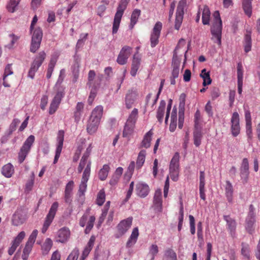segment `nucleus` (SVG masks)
<instances>
[{
    "label": "nucleus",
    "mask_w": 260,
    "mask_h": 260,
    "mask_svg": "<svg viewBox=\"0 0 260 260\" xmlns=\"http://www.w3.org/2000/svg\"><path fill=\"white\" fill-rule=\"evenodd\" d=\"M88 36V34H82L80 35V38L79 40H78L77 44H76V48L79 49L81 47H82L84 44L85 40L86 39Z\"/></svg>",
    "instance_id": "e2e57ef3"
},
{
    "label": "nucleus",
    "mask_w": 260,
    "mask_h": 260,
    "mask_svg": "<svg viewBox=\"0 0 260 260\" xmlns=\"http://www.w3.org/2000/svg\"><path fill=\"white\" fill-rule=\"evenodd\" d=\"M141 58L138 54V52L135 53L133 56V59L132 63V67L131 70V75L133 77H135L140 66Z\"/></svg>",
    "instance_id": "5701e85b"
},
{
    "label": "nucleus",
    "mask_w": 260,
    "mask_h": 260,
    "mask_svg": "<svg viewBox=\"0 0 260 260\" xmlns=\"http://www.w3.org/2000/svg\"><path fill=\"white\" fill-rule=\"evenodd\" d=\"M189 225H190V233L192 235H194L196 233L194 218L192 215H189Z\"/></svg>",
    "instance_id": "680f3d73"
},
{
    "label": "nucleus",
    "mask_w": 260,
    "mask_h": 260,
    "mask_svg": "<svg viewBox=\"0 0 260 260\" xmlns=\"http://www.w3.org/2000/svg\"><path fill=\"white\" fill-rule=\"evenodd\" d=\"M9 37L11 39V40L10 43L6 45V47L11 49L13 48L14 45L17 42L20 37L14 34H10Z\"/></svg>",
    "instance_id": "de8ad7c7"
},
{
    "label": "nucleus",
    "mask_w": 260,
    "mask_h": 260,
    "mask_svg": "<svg viewBox=\"0 0 260 260\" xmlns=\"http://www.w3.org/2000/svg\"><path fill=\"white\" fill-rule=\"evenodd\" d=\"M164 256L166 260H177L176 253L171 248L165 250Z\"/></svg>",
    "instance_id": "c03bdc74"
},
{
    "label": "nucleus",
    "mask_w": 260,
    "mask_h": 260,
    "mask_svg": "<svg viewBox=\"0 0 260 260\" xmlns=\"http://www.w3.org/2000/svg\"><path fill=\"white\" fill-rule=\"evenodd\" d=\"M32 34L30 51L35 53L40 48L43 37V32L40 27L30 31Z\"/></svg>",
    "instance_id": "423d86ee"
},
{
    "label": "nucleus",
    "mask_w": 260,
    "mask_h": 260,
    "mask_svg": "<svg viewBox=\"0 0 260 260\" xmlns=\"http://www.w3.org/2000/svg\"><path fill=\"white\" fill-rule=\"evenodd\" d=\"M212 251V245L211 243H207V252L206 260H211V253Z\"/></svg>",
    "instance_id": "774afa93"
},
{
    "label": "nucleus",
    "mask_w": 260,
    "mask_h": 260,
    "mask_svg": "<svg viewBox=\"0 0 260 260\" xmlns=\"http://www.w3.org/2000/svg\"><path fill=\"white\" fill-rule=\"evenodd\" d=\"M94 241L95 237L94 236H91L86 246L85 247L84 250H83L82 255L80 257L79 260H85L86 258L93 246Z\"/></svg>",
    "instance_id": "b1692460"
},
{
    "label": "nucleus",
    "mask_w": 260,
    "mask_h": 260,
    "mask_svg": "<svg viewBox=\"0 0 260 260\" xmlns=\"http://www.w3.org/2000/svg\"><path fill=\"white\" fill-rule=\"evenodd\" d=\"M139 235L138 228L137 227L134 228L131 235L126 242V247L127 248L131 247L136 244Z\"/></svg>",
    "instance_id": "a878e982"
},
{
    "label": "nucleus",
    "mask_w": 260,
    "mask_h": 260,
    "mask_svg": "<svg viewBox=\"0 0 260 260\" xmlns=\"http://www.w3.org/2000/svg\"><path fill=\"white\" fill-rule=\"evenodd\" d=\"M52 246V241L50 238H47L42 246V251L43 255H47Z\"/></svg>",
    "instance_id": "e433bc0d"
},
{
    "label": "nucleus",
    "mask_w": 260,
    "mask_h": 260,
    "mask_svg": "<svg viewBox=\"0 0 260 260\" xmlns=\"http://www.w3.org/2000/svg\"><path fill=\"white\" fill-rule=\"evenodd\" d=\"M180 155L178 152H176L172 158L170 165L179 166Z\"/></svg>",
    "instance_id": "338daca9"
},
{
    "label": "nucleus",
    "mask_w": 260,
    "mask_h": 260,
    "mask_svg": "<svg viewBox=\"0 0 260 260\" xmlns=\"http://www.w3.org/2000/svg\"><path fill=\"white\" fill-rule=\"evenodd\" d=\"M90 174V162H89L83 172L81 183L79 185V194L80 196L84 195L87 188V182Z\"/></svg>",
    "instance_id": "f8f14e48"
},
{
    "label": "nucleus",
    "mask_w": 260,
    "mask_h": 260,
    "mask_svg": "<svg viewBox=\"0 0 260 260\" xmlns=\"http://www.w3.org/2000/svg\"><path fill=\"white\" fill-rule=\"evenodd\" d=\"M32 247V245L26 243L25 246L23 250V253L21 256L23 260L27 259L28 255L31 250Z\"/></svg>",
    "instance_id": "09e8293b"
},
{
    "label": "nucleus",
    "mask_w": 260,
    "mask_h": 260,
    "mask_svg": "<svg viewBox=\"0 0 260 260\" xmlns=\"http://www.w3.org/2000/svg\"><path fill=\"white\" fill-rule=\"evenodd\" d=\"M246 133L249 141L252 139V122H246Z\"/></svg>",
    "instance_id": "603ef678"
},
{
    "label": "nucleus",
    "mask_w": 260,
    "mask_h": 260,
    "mask_svg": "<svg viewBox=\"0 0 260 260\" xmlns=\"http://www.w3.org/2000/svg\"><path fill=\"white\" fill-rule=\"evenodd\" d=\"M95 76V73L93 70H90L88 75V83L87 84L89 87L91 86L93 83V80Z\"/></svg>",
    "instance_id": "0e129e2a"
},
{
    "label": "nucleus",
    "mask_w": 260,
    "mask_h": 260,
    "mask_svg": "<svg viewBox=\"0 0 260 260\" xmlns=\"http://www.w3.org/2000/svg\"><path fill=\"white\" fill-rule=\"evenodd\" d=\"M132 51V47L127 46H124L123 47L117 57V63L121 65L125 64L127 62V59L129 57Z\"/></svg>",
    "instance_id": "dca6fc26"
},
{
    "label": "nucleus",
    "mask_w": 260,
    "mask_h": 260,
    "mask_svg": "<svg viewBox=\"0 0 260 260\" xmlns=\"http://www.w3.org/2000/svg\"><path fill=\"white\" fill-rule=\"evenodd\" d=\"M223 219L226 222L227 229L233 238H235L236 236V230L237 228V223L235 220L231 218L229 215H224Z\"/></svg>",
    "instance_id": "6ab92c4d"
},
{
    "label": "nucleus",
    "mask_w": 260,
    "mask_h": 260,
    "mask_svg": "<svg viewBox=\"0 0 260 260\" xmlns=\"http://www.w3.org/2000/svg\"><path fill=\"white\" fill-rule=\"evenodd\" d=\"M243 44L245 52L246 53L249 52L252 47L251 31L250 30L246 29V34L244 35Z\"/></svg>",
    "instance_id": "393cba45"
},
{
    "label": "nucleus",
    "mask_w": 260,
    "mask_h": 260,
    "mask_svg": "<svg viewBox=\"0 0 260 260\" xmlns=\"http://www.w3.org/2000/svg\"><path fill=\"white\" fill-rule=\"evenodd\" d=\"M135 125H132L131 123H128V122H126L123 131V137L125 138H129L133 133Z\"/></svg>",
    "instance_id": "c9c22d12"
},
{
    "label": "nucleus",
    "mask_w": 260,
    "mask_h": 260,
    "mask_svg": "<svg viewBox=\"0 0 260 260\" xmlns=\"http://www.w3.org/2000/svg\"><path fill=\"white\" fill-rule=\"evenodd\" d=\"M14 173V168L11 163H8L2 168V174L7 178H10Z\"/></svg>",
    "instance_id": "cd10ccee"
},
{
    "label": "nucleus",
    "mask_w": 260,
    "mask_h": 260,
    "mask_svg": "<svg viewBox=\"0 0 260 260\" xmlns=\"http://www.w3.org/2000/svg\"><path fill=\"white\" fill-rule=\"evenodd\" d=\"M132 221V217L121 220L116 226L117 231L114 234L115 238L118 239L123 236L131 227Z\"/></svg>",
    "instance_id": "1a4fd4ad"
},
{
    "label": "nucleus",
    "mask_w": 260,
    "mask_h": 260,
    "mask_svg": "<svg viewBox=\"0 0 260 260\" xmlns=\"http://www.w3.org/2000/svg\"><path fill=\"white\" fill-rule=\"evenodd\" d=\"M141 10L138 9H135L133 11L131 15V22L129 26L131 29H132L135 25L137 23L138 20L141 15Z\"/></svg>",
    "instance_id": "c756f323"
},
{
    "label": "nucleus",
    "mask_w": 260,
    "mask_h": 260,
    "mask_svg": "<svg viewBox=\"0 0 260 260\" xmlns=\"http://www.w3.org/2000/svg\"><path fill=\"white\" fill-rule=\"evenodd\" d=\"M138 110L136 108H134L130 113L126 122H128V123H131L132 125H135L138 119Z\"/></svg>",
    "instance_id": "58836bf2"
},
{
    "label": "nucleus",
    "mask_w": 260,
    "mask_h": 260,
    "mask_svg": "<svg viewBox=\"0 0 260 260\" xmlns=\"http://www.w3.org/2000/svg\"><path fill=\"white\" fill-rule=\"evenodd\" d=\"M64 95L65 92L63 89L58 90L50 103L49 108V114H53L56 111Z\"/></svg>",
    "instance_id": "9b49d317"
},
{
    "label": "nucleus",
    "mask_w": 260,
    "mask_h": 260,
    "mask_svg": "<svg viewBox=\"0 0 260 260\" xmlns=\"http://www.w3.org/2000/svg\"><path fill=\"white\" fill-rule=\"evenodd\" d=\"M152 135L153 133L152 132V129H150L144 135L143 140L141 142V147L148 148L150 146Z\"/></svg>",
    "instance_id": "c85d7f7f"
},
{
    "label": "nucleus",
    "mask_w": 260,
    "mask_h": 260,
    "mask_svg": "<svg viewBox=\"0 0 260 260\" xmlns=\"http://www.w3.org/2000/svg\"><path fill=\"white\" fill-rule=\"evenodd\" d=\"M103 112V107L101 105L97 106L92 110L86 125V131L88 134L91 135L96 132Z\"/></svg>",
    "instance_id": "f257e3e1"
},
{
    "label": "nucleus",
    "mask_w": 260,
    "mask_h": 260,
    "mask_svg": "<svg viewBox=\"0 0 260 260\" xmlns=\"http://www.w3.org/2000/svg\"><path fill=\"white\" fill-rule=\"evenodd\" d=\"M20 121L17 118H14L11 123L10 125L9 129H8V134L11 135L14 132L17 126V125L19 124Z\"/></svg>",
    "instance_id": "3c124183"
},
{
    "label": "nucleus",
    "mask_w": 260,
    "mask_h": 260,
    "mask_svg": "<svg viewBox=\"0 0 260 260\" xmlns=\"http://www.w3.org/2000/svg\"><path fill=\"white\" fill-rule=\"evenodd\" d=\"M158 252V248L156 244H152L149 248V254L151 255V260H154Z\"/></svg>",
    "instance_id": "13d9d810"
},
{
    "label": "nucleus",
    "mask_w": 260,
    "mask_h": 260,
    "mask_svg": "<svg viewBox=\"0 0 260 260\" xmlns=\"http://www.w3.org/2000/svg\"><path fill=\"white\" fill-rule=\"evenodd\" d=\"M89 162L91 163V161L89 159H87L81 157L79 166L78 167V173H81L85 166L86 167Z\"/></svg>",
    "instance_id": "864d4df0"
},
{
    "label": "nucleus",
    "mask_w": 260,
    "mask_h": 260,
    "mask_svg": "<svg viewBox=\"0 0 260 260\" xmlns=\"http://www.w3.org/2000/svg\"><path fill=\"white\" fill-rule=\"evenodd\" d=\"M64 75H65V70L61 69L60 71L59 77H58L57 82L55 84V87H57L58 85H60L62 83V82L64 79Z\"/></svg>",
    "instance_id": "69168bd1"
},
{
    "label": "nucleus",
    "mask_w": 260,
    "mask_h": 260,
    "mask_svg": "<svg viewBox=\"0 0 260 260\" xmlns=\"http://www.w3.org/2000/svg\"><path fill=\"white\" fill-rule=\"evenodd\" d=\"M134 187V182L132 181L131 182V183L129 184V189H128V191H127L126 197L123 201V204L127 202L128 201V200L130 199V198L132 194V193L133 192Z\"/></svg>",
    "instance_id": "052dcab7"
},
{
    "label": "nucleus",
    "mask_w": 260,
    "mask_h": 260,
    "mask_svg": "<svg viewBox=\"0 0 260 260\" xmlns=\"http://www.w3.org/2000/svg\"><path fill=\"white\" fill-rule=\"evenodd\" d=\"M202 137L203 135L201 129L196 127L193 132V142L196 147H199L201 145Z\"/></svg>",
    "instance_id": "72a5a7b5"
},
{
    "label": "nucleus",
    "mask_w": 260,
    "mask_h": 260,
    "mask_svg": "<svg viewBox=\"0 0 260 260\" xmlns=\"http://www.w3.org/2000/svg\"><path fill=\"white\" fill-rule=\"evenodd\" d=\"M95 218L93 216H91L89 218V220L87 222L86 227L85 230V233L88 234L91 230L92 229L94 224V222L95 221Z\"/></svg>",
    "instance_id": "5fc2aeb1"
},
{
    "label": "nucleus",
    "mask_w": 260,
    "mask_h": 260,
    "mask_svg": "<svg viewBox=\"0 0 260 260\" xmlns=\"http://www.w3.org/2000/svg\"><path fill=\"white\" fill-rule=\"evenodd\" d=\"M251 2L249 0H242V7L246 15L249 17L252 14V5Z\"/></svg>",
    "instance_id": "473e14b6"
},
{
    "label": "nucleus",
    "mask_w": 260,
    "mask_h": 260,
    "mask_svg": "<svg viewBox=\"0 0 260 260\" xmlns=\"http://www.w3.org/2000/svg\"><path fill=\"white\" fill-rule=\"evenodd\" d=\"M70 234V231L68 228H62L56 233L55 237L56 241L57 242L65 243L69 240Z\"/></svg>",
    "instance_id": "a211bd4d"
},
{
    "label": "nucleus",
    "mask_w": 260,
    "mask_h": 260,
    "mask_svg": "<svg viewBox=\"0 0 260 260\" xmlns=\"http://www.w3.org/2000/svg\"><path fill=\"white\" fill-rule=\"evenodd\" d=\"M214 21L211 27V33L212 36L211 39L218 45L221 44V34L222 24L218 11H216L213 14Z\"/></svg>",
    "instance_id": "f03ea898"
},
{
    "label": "nucleus",
    "mask_w": 260,
    "mask_h": 260,
    "mask_svg": "<svg viewBox=\"0 0 260 260\" xmlns=\"http://www.w3.org/2000/svg\"><path fill=\"white\" fill-rule=\"evenodd\" d=\"M153 202L155 210L161 212L162 211V198L160 189H157L155 190Z\"/></svg>",
    "instance_id": "4be33fe9"
},
{
    "label": "nucleus",
    "mask_w": 260,
    "mask_h": 260,
    "mask_svg": "<svg viewBox=\"0 0 260 260\" xmlns=\"http://www.w3.org/2000/svg\"><path fill=\"white\" fill-rule=\"evenodd\" d=\"M128 3V0H120L118 6L117 8V11L114 16V21L112 27V34H115L117 33L121 18L123 14L124 10L126 9L127 4Z\"/></svg>",
    "instance_id": "7ed1b4c3"
},
{
    "label": "nucleus",
    "mask_w": 260,
    "mask_h": 260,
    "mask_svg": "<svg viewBox=\"0 0 260 260\" xmlns=\"http://www.w3.org/2000/svg\"><path fill=\"white\" fill-rule=\"evenodd\" d=\"M200 76L203 79V85L204 86L211 83L212 80L210 77V73L209 72H207L205 69L202 70Z\"/></svg>",
    "instance_id": "f704fd0d"
},
{
    "label": "nucleus",
    "mask_w": 260,
    "mask_h": 260,
    "mask_svg": "<svg viewBox=\"0 0 260 260\" xmlns=\"http://www.w3.org/2000/svg\"><path fill=\"white\" fill-rule=\"evenodd\" d=\"M161 29L162 23L159 21L157 22L153 27L150 36V45L152 48L155 47L158 44Z\"/></svg>",
    "instance_id": "4468645a"
},
{
    "label": "nucleus",
    "mask_w": 260,
    "mask_h": 260,
    "mask_svg": "<svg viewBox=\"0 0 260 260\" xmlns=\"http://www.w3.org/2000/svg\"><path fill=\"white\" fill-rule=\"evenodd\" d=\"M243 66L241 62L237 64V81H243Z\"/></svg>",
    "instance_id": "bf43d9fd"
},
{
    "label": "nucleus",
    "mask_w": 260,
    "mask_h": 260,
    "mask_svg": "<svg viewBox=\"0 0 260 260\" xmlns=\"http://www.w3.org/2000/svg\"><path fill=\"white\" fill-rule=\"evenodd\" d=\"M173 70L172 71V76L174 78H177L179 74L180 63L177 60H174V55L173 56Z\"/></svg>",
    "instance_id": "79ce46f5"
},
{
    "label": "nucleus",
    "mask_w": 260,
    "mask_h": 260,
    "mask_svg": "<svg viewBox=\"0 0 260 260\" xmlns=\"http://www.w3.org/2000/svg\"><path fill=\"white\" fill-rule=\"evenodd\" d=\"M197 236L199 241H203L202 223L201 221L199 222L197 224Z\"/></svg>",
    "instance_id": "6e6d98bb"
},
{
    "label": "nucleus",
    "mask_w": 260,
    "mask_h": 260,
    "mask_svg": "<svg viewBox=\"0 0 260 260\" xmlns=\"http://www.w3.org/2000/svg\"><path fill=\"white\" fill-rule=\"evenodd\" d=\"M240 171L242 182L243 184H246L248 181L249 175V162L247 158L243 159Z\"/></svg>",
    "instance_id": "f3484780"
},
{
    "label": "nucleus",
    "mask_w": 260,
    "mask_h": 260,
    "mask_svg": "<svg viewBox=\"0 0 260 260\" xmlns=\"http://www.w3.org/2000/svg\"><path fill=\"white\" fill-rule=\"evenodd\" d=\"M109 170V166L108 165H104L99 172V179L102 181L106 180L108 176Z\"/></svg>",
    "instance_id": "4c0bfd02"
},
{
    "label": "nucleus",
    "mask_w": 260,
    "mask_h": 260,
    "mask_svg": "<svg viewBox=\"0 0 260 260\" xmlns=\"http://www.w3.org/2000/svg\"><path fill=\"white\" fill-rule=\"evenodd\" d=\"M138 96L137 92L134 90H129L126 94L125 98V104L126 108L130 109L132 107Z\"/></svg>",
    "instance_id": "412c9836"
},
{
    "label": "nucleus",
    "mask_w": 260,
    "mask_h": 260,
    "mask_svg": "<svg viewBox=\"0 0 260 260\" xmlns=\"http://www.w3.org/2000/svg\"><path fill=\"white\" fill-rule=\"evenodd\" d=\"M25 236V233L24 231L20 232L16 237L12 241V242L14 243L17 246H19L20 243L21 242L22 240L24 239Z\"/></svg>",
    "instance_id": "4d7b16f0"
},
{
    "label": "nucleus",
    "mask_w": 260,
    "mask_h": 260,
    "mask_svg": "<svg viewBox=\"0 0 260 260\" xmlns=\"http://www.w3.org/2000/svg\"><path fill=\"white\" fill-rule=\"evenodd\" d=\"M254 208L252 205L249 206V211L246 218V222L254 223L255 222V215L254 212Z\"/></svg>",
    "instance_id": "a19ab883"
},
{
    "label": "nucleus",
    "mask_w": 260,
    "mask_h": 260,
    "mask_svg": "<svg viewBox=\"0 0 260 260\" xmlns=\"http://www.w3.org/2000/svg\"><path fill=\"white\" fill-rule=\"evenodd\" d=\"M241 254L245 258H250V247L248 244L242 243Z\"/></svg>",
    "instance_id": "49530a36"
},
{
    "label": "nucleus",
    "mask_w": 260,
    "mask_h": 260,
    "mask_svg": "<svg viewBox=\"0 0 260 260\" xmlns=\"http://www.w3.org/2000/svg\"><path fill=\"white\" fill-rule=\"evenodd\" d=\"M186 6V0H181L179 2L175 16L174 28L179 30L182 25L184 14V8Z\"/></svg>",
    "instance_id": "6e6552de"
},
{
    "label": "nucleus",
    "mask_w": 260,
    "mask_h": 260,
    "mask_svg": "<svg viewBox=\"0 0 260 260\" xmlns=\"http://www.w3.org/2000/svg\"><path fill=\"white\" fill-rule=\"evenodd\" d=\"M79 255V249L78 247H75L70 253L66 260H77Z\"/></svg>",
    "instance_id": "8fccbe9b"
},
{
    "label": "nucleus",
    "mask_w": 260,
    "mask_h": 260,
    "mask_svg": "<svg viewBox=\"0 0 260 260\" xmlns=\"http://www.w3.org/2000/svg\"><path fill=\"white\" fill-rule=\"evenodd\" d=\"M105 192L104 189H101L98 192L96 203L99 206H102L105 201Z\"/></svg>",
    "instance_id": "a18cd8bd"
},
{
    "label": "nucleus",
    "mask_w": 260,
    "mask_h": 260,
    "mask_svg": "<svg viewBox=\"0 0 260 260\" xmlns=\"http://www.w3.org/2000/svg\"><path fill=\"white\" fill-rule=\"evenodd\" d=\"M20 1L21 0H9L6 6L8 11L11 13L14 12Z\"/></svg>",
    "instance_id": "37998d69"
},
{
    "label": "nucleus",
    "mask_w": 260,
    "mask_h": 260,
    "mask_svg": "<svg viewBox=\"0 0 260 260\" xmlns=\"http://www.w3.org/2000/svg\"><path fill=\"white\" fill-rule=\"evenodd\" d=\"M58 207V202H55L52 204L51 208H50V210L49 211V212L45 218L43 227L42 228L41 231L42 233H45L47 231L48 228L51 224L56 214Z\"/></svg>",
    "instance_id": "9d476101"
},
{
    "label": "nucleus",
    "mask_w": 260,
    "mask_h": 260,
    "mask_svg": "<svg viewBox=\"0 0 260 260\" xmlns=\"http://www.w3.org/2000/svg\"><path fill=\"white\" fill-rule=\"evenodd\" d=\"M46 57V54L44 51H40L39 54L35 57L31 64L30 68L28 73V77L31 79H34L35 73L37 72L39 68L42 64Z\"/></svg>",
    "instance_id": "39448f33"
},
{
    "label": "nucleus",
    "mask_w": 260,
    "mask_h": 260,
    "mask_svg": "<svg viewBox=\"0 0 260 260\" xmlns=\"http://www.w3.org/2000/svg\"><path fill=\"white\" fill-rule=\"evenodd\" d=\"M84 106V104L82 102H78L76 105L75 110L74 112V118L75 121L76 123H78L80 120L82 115Z\"/></svg>",
    "instance_id": "bb28decb"
},
{
    "label": "nucleus",
    "mask_w": 260,
    "mask_h": 260,
    "mask_svg": "<svg viewBox=\"0 0 260 260\" xmlns=\"http://www.w3.org/2000/svg\"><path fill=\"white\" fill-rule=\"evenodd\" d=\"M27 219V216L26 212L22 208H18L12 214L11 224L14 226H18L23 224Z\"/></svg>",
    "instance_id": "0eeeda50"
},
{
    "label": "nucleus",
    "mask_w": 260,
    "mask_h": 260,
    "mask_svg": "<svg viewBox=\"0 0 260 260\" xmlns=\"http://www.w3.org/2000/svg\"><path fill=\"white\" fill-rule=\"evenodd\" d=\"M64 131L63 130H59L58 132L57 136L56 138L57 144L56 148L55 150V155L54 156L53 164H55L60 155V153L62 151L63 144L64 141Z\"/></svg>",
    "instance_id": "ddd939ff"
},
{
    "label": "nucleus",
    "mask_w": 260,
    "mask_h": 260,
    "mask_svg": "<svg viewBox=\"0 0 260 260\" xmlns=\"http://www.w3.org/2000/svg\"><path fill=\"white\" fill-rule=\"evenodd\" d=\"M211 13L209 8L204 6L202 11V23L204 25H208L210 22Z\"/></svg>",
    "instance_id": "7c9ffc66"
},
{
    "label": "nucleus",
    "mask_w": 260,
    "mask_h": 260,
    "mask_svg": "<svg viewBox=\"0 0 260 260\" xmlns=\"http://www.w3.org/2000/svg\"><path fill=\"white\" fill-rule=\"evenodd\" d=\"M35 139L34 136L30 135L24 142L18 153V160L19 164H22L25 160L35 142Z\"/></svg>",
    "instance_id": "20e7f679"
},
{
    "label": "nucleus",
    "mask_w": 260,
    "mask_h": 260,
    "mask_svg": "<svg viewBox=\"0 0 260 260\" xmlns=\"http://www.w3.org/2000/svg\"><path fill=\"white\" fill-rule=\"evenodd\" d=\"M225 191L228 202L231 203L233 201V187L232 183L229 181H226Z\"/></svg>",
    "instance_id": "2f4dec72"
},
{
    "label": "nucleus",
    "mask_w": 260,
    "mask_h": 260,
    "mask_svg": "<svg viewBox=\"0 0 260 260\" xmlns=\"http://www.w3.org/2000/svg\"><path fill=\"white\" fill-rule=\"evenodd\" d=\"M146 152L145 150H142L138 154L137 160L136 161L137 167L140 168L143 165L146 157Z\"/></svg>",
    "instance_id": "ea45409f"
},
{
    "label": "nucleus",
    "mask_w": 260,
    "mask_h": 260,
    "mask_svg": "<svg viewBox=\"0 0 260 260\" xmlns=\"http://www.w3.org/2000/svg\"><path fill=\"white\" fill-rule=\"evenodd\" d=\"M136 191L138 196L144 198L149 194L150 188L147 184L139 182L136 185Z\"/></svg>",
    "instance_id": "aec40b11"
},
{
    "label": "nucleus",
    "mask_w": 260,
    "mask_h": 260,
    "mask_svg": "<svg viewBox=\"0 0 260 260\" xmlns=\"http://www.w3.org/2000/svg\"><path fill=\"white\" fill-rule=\"evenodd\" d=\"M231 133L234 137H237L240 132V118L237 112H234L231 119Z\"/></svg>",
    "instance_id": "2eb2a0df"
}]
</instances>
